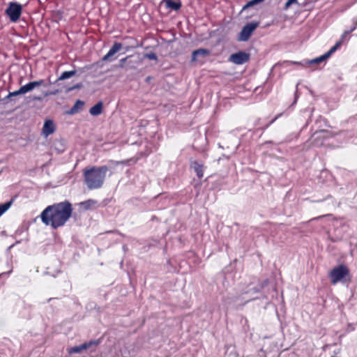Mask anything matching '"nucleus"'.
<instances>
[{
  "label": "nucleus",
  "instance_id": "obj_1",
  "mask_svg": "<svg viewBox=\"0 0 357 357\" xmlns=\"http://www.w3.org/2000/svg\"><path fill=\"white\" fill-rule=\"evenodd\" d=\"M72 204L65 200L47 206L40 213L41 221L47 226L56 229L66 225L73 214Z\"/></svg>",
  "mask_w": 357,
  "mask_h": 357
},
{
  "label": "nucleus",
  "instance_id": "obj_2",
  "mask_svg": "<svg viewBox=\"0 0 357 357\" xmlns=\"http://www.w3.org/2000/svg\"><path fill=\"white\" fill-rule=\"evenodd\" d=\"M108 169L106 165L93 166L84 169L83 175L87 188L90 190L100 188L104 183Z\"/></svg>",
  "mask_w": 357,
  "mask_h": 357
},
{
  "label": "nucleus",
  "instance_id": "obj_3",
  "mask_svg": "<svg viewBox=\"0 0 357 357\" xmlns=\"http://www.w3.org/2000/svg\"><path fill=\"white\" fill-rule=\"evenodd\" d=\"M349 268L344 265H339L333 268L329 273L331 283L335 284L339 282H342L346 276L349 275Z\"/></svg>",
  "mask_w": 357,
  "mask_h": 357
},
{
  "label": "nucleus",
  "instance_id": "obj_4",
  "mask_svg": "<svg viewBox=\"0 0 357 357\" xmlns=\"http://www.w3.org/2000/svg\"><path fill=\"white\" fill-rule=\"evenodd\" d=\"M22 12V6L17 2H10L5 11L13 22H16L20 19Z\"/></svg>",
  "mask_w": 357,
  "mask_h": 357
},
{
  "label": "nucleus",
  "instance_id": "obj_5",
  "mask_svg": "<svg viewBox=\"0 0 357 357\" xmlns=\"http://www.w3.org/2000/svg\"><path fill=\"white\" fill-rule=\"evenodd\" d=\"M259 26V22H252L246 24L238 33V40L245 42L249 40L253 31Z\"/></svg>",
  "mask_w": 357,
  "mask_h": 357
},
{
  "label": "nucleus",
  "instance_id": "obj_6",
  "mask_svg": "<svg viewBox=\"0 0 357 357\" xmlns=\"http://www.w3.org/2000/svg\"><path fill=\"white\" fill-rule=\"evenodd\" d=\"M250 54L243 51H239L230 55L229 61L236 65H242L250 60Z\"/></svg>",
  "mask_w": 357,
  "mask_h": 357
},
{
  "label": "nucleus",
  "instance_id": "obj_7",
  "mask_svg": "<svg viewBox=\"0 0 357 357\" xmlns=\"http://www.w3.org/2000/svg\"><path fill=\"white\" fill-rule=\"evenodd\" d=\"M123 47V45L120 43L115 42L113 45L111 47L109 52L102 57V61H111L114 59L113 56L121 50Z\"/></svg>",
  "mask_w": 357,
  "mask_h": 357
},
{
  "label": "nucleus",
  "instance_id": "obj_8",
  "mask_svg": "<svg viewBox=\"0 0 357 357\" xmlns=\"http://www.w3.org/2000/svg\"><path fill=\"white\" fill-rule=\"evenodd\" d=\"M97 344L98 342L96 341H89L88 342H84L80 345L71 347L70 349H69L68 353L70 354H79L82 353L83 351L90 348L92 345H96Z\"/></svg>",
  "mask_w": 357,
  "mask_h": 357
},
{
  "label": "nucleus",
  "instance_id": "obj_9",
  "mask_svg": "<svg viewBox=\"0 0 357 357\" xmlns=\"http://www.w3.org/2000/svg\"><path fill=\"white\" fill-rule=\"evenodd\" d=\"M210 50L205 48H199L192 52V61H196L201 58H206L210 55Z\"/></svg>",
  "mask_w": 357,
  "mask_h": 357
},
{
  "label": "nucleus",
  "instance_id": "obj_10",
  "mask_svg": "<svg viewBox=\"0 0 357 357\" xmlns=\"http://www.w3.org/2000/svg\"><path fill=\"white\" fill-rule=\"evenodd\" d=\"M76 70H70V71H64L63 72L61 75L54 81V82H52L50 79H49V84H56L57 86L61 85V82L67 79H69L72 77L73 76L76 75Z\"/></svg>",
  "mask_w": 357,
  "mask_h": 357
},
{
  "label": "nucleus",
  "instance_id": "obj_11",
  "mask_svg": "<svg viewBox=\"0 0 357 357\" xmlns=\"http://www.w3.org/2000/svg\"><path fill=\"white\" fill-rule=\"evenodd\" d=\"M55 131V126L52 120H45L43 127V134L47 137Z\"/></svg>",
  "mask_w": 357,
  "mask_h": 357
},
{
  "label": "nucleus",
  "instance_id": "obj_12",
  "mask_svg": "<svg viewBox=\"0 0 357 357\" xmlns=\"http://www.w3.org/2000/svg\"><path fill=\"white\" fill-rule=\"evenodd\" d=\"M325 132V130H319L316 131L312 135L310 139L311 140V144L314 146H321L322 144V141L319 142V139H321L323 138V134Z\"/></svg>",
  "mask_w": 357,
  "mask_h": 357
},
{
  "label": "nucleus",
  "instance_id": "obj_13",
  "mask_svg": "<svg viewBox=\"0 0 357 357\" xmlns=\"http://www.w3.org/2000/svg\"><path fill=\"white\" fill-rule=\"evenodd\" d=\"M84 105V102L81 100H77L75 105L70 108V110L66 112L67 114L73 115L77 113L79 110L82 109Z\"/></svg>",
  "mask_w": 357,
  "mask_h": 357
},
{
  "label": "nucleus",
  "instance_id": "obj_14",
  "mask_svg": "<svg viewBox=\"0 0 357 357\" xmlns=\"http://www.w3.org/2000/svg\"><path fill=\"white\" fill-rule=\"evenodd\" d=\"M191 167L194 169L198 178L201 179L204 176V165L197 161H193L191 163Z\"/></svg>",
  "mask_w": 357,
  "mask_h": 357
},
{
  "label": "nucleus",
  "instance_id": "obj_15",
  "mask_svg": "<svg viewBox=\"0 0 357 357\" xmlns=\"http://www.w3.org/2000/svg\"><path fill=\"white\" fill-rule=\"evenodd\" d=\"M162 3H165L166 7L173 10H178L181 8V3L180 1H172V0H163Z\"/></svg>",
  "mask_w": 357,
  "mask_h": 357
},
{
  "label": "nucleus",
  "instance_id": "obj_16",
  "mask_svg": "<svg viewBox=\"0 0 357 357\" xmlns=\"http://www.w3.org/2000/svg\"><path fill=\"white\" fill-rule=\"evenodd\" d=\"M102 102L101 101H99L95 105L90 108L89 113L92 116H97L102 113Z\"/></svg>",
  "mask_w": 357,
  "mask_h": 357
},
{
  "label": "nucleus",
  "instance_id": "obj_17",
  "mask_svg": "<svg viewBox=\"0 0 357 357\" xmlns=\"http://www.w3.org/2000/svg\"><path fill=\"white\" fill-rule=\"evenodd\" d=\"M326 59H328V57L324 54H323V55H321V56H320L319 57H317V58H315L314 59L305 61V63L308 64V65L318 64V63H320L326 61Z\"/></svg>",
  "mask_w": 357,
  "mask_h": 357
},
{
  "label": "nucleus",
  "instance_id": "obj_18",
  "mask_svg": "<svg viewBox=\"0 0 357 357\" xmlns=\"http://www.w3.org/2000/svg\"><path fill=\"white\" fill-rule=\"evenodd\" d=\"M14 199L0 204V217L12 206Z\"/></svg>",
  "mask_w": 357,
  "mask_h": 357
},
{
  "label": "nucleus",
  "instance_id": "obj_19",
  "mask_svg": "<svg viewBox=\"0 0 357 357\" xmlns=\"http://www.w3.org/2000/svg\"><path fill=\"white\" fill-rule=\"evenodd\" d=\"M268 284L267 280H264L259 286L255 287L249 290L248 292H253L255 294L259 293L261 291V290L266 286Z\"/></svg>",
  "mask_w": 357,
  "mask_h": 357
},
{
  "label": "nucleus",
  "instance_id": "obj_20",
  "mask_svg": "<svg viewBox=\"0 0 357 357\" xmlns=\"http://www.w3.org/2000/svg\"><path fill=\"white\" fill-rule=\"evenodd\" d=\"M341 45V41H338L327 52L325 53L328 59L339 48Z\"/></svg>",
  "mask_w": 357,
  "mask_h": 357
},
{
  "label": "nucleus",
  "instance_id": "obj_21",
  "mask_svg": "<svg viewBox=\"0 0 357 357\" xmlns=\"http://www.w3.org/2000/svg\"><path fill=\"white\" fill-rule=\"evenodd\" d=\"M341 45V41H338L327 52L325 53L328 59L339 48Z\"/></svg>",
  "mask_w": 357,
  "mask_h": 357
},
{
  "label": "nucleus",
  "instance_id": "obj_22",
  "mask_svg": "<svg viewBox=\"0 0 357 357\" xmlns=\"http://www.w3.org/2000/svg\"><path fill=\"white\" fill-rule=\"evenodd\" d=\"M264 0H251L248 1L245 6H243L242 8V11L246 10L247 8L253 6L255 5H257L261 2H263Z\"/></svg>",
  "mask_w": 357,
  "mask_h": 357
},
{
  "label": "nucleus",
  "instance_id": "obj_23",
  "mask_svg": "<svg viewBox=\"0 0 357 357\" xmlns=\"http://www.w3.org/2000/svg\"><path fill=\"white\" fill-rule=\"evenodd\" d=\"M32 90L33 87L31 82L20 87V92H22L23 94L28 93Z\"/></svg>",
  "mask_w": 357,
  "mask_h": 357
},
{
  "label": "nucleus",
  "instance_id": "obj_24",
  "mask_svg": "<svg viewBox=\"0 0 357 357\" xmlns=\"http://www.w3.org/2000/svg\"><path fill=\"white\" fill-rule=\"evenodd\" d=\"M31 83L33 89H35L36 87L40 86H47V84H45V82L43 79L31 82Z\"/></svg>",
  "mask_w": 357,
  "mask_h": 357
},
{
  "label": "nucleus",
  "instance_id": "obj_25",
  "mask_svg": "<svg viewBox=\"0 0 357 357\" xmlns=\"http://www.w3.org/2000/svg\"><path fill=\"white\" fill-rule=\"evenodd\" d=\"M23 94L22 92H20V88L15 91L13 92H10L8 95L4 98V100L10 99L11 97L17 96Z\"/></svg>",
  "mask_w": 357,
  "mask_h": 357
},
{
  "label": "nucleus",
  "instance_id": "obj_26",
  "mask_svg": "<svg viewBox=\"0 0 357 357\" xmlns=\"http://www.w3.org/2000/svg\"><path fill=\"white\" fill-rule=\"evenodd\" d=\"M144 57L147 58L150 60H155V61L158 60L157 55L155 54V53H154L153 52L145 54Z\"/></svg>",
  "mask_w": 357,
  "mask_h": 357
},
{
  "label": "nucleus",
  "instance_id": "obj_27",
  "mask_svg": "<svg viewBox=\"0 0 357 357\" xmlns=\"http://www.w3.org/2000/svg\"><path fill=\"white\" fill-rule=\"evenodd\" d=\"M82 87V83H78V84H75V85H74V86H70V87L66 88V89H65V91H66V92H70V91H73V90H75V89H81Z\"/></svg>",
  "mask_w": 357,
  "mask_h": 357
},
{
  "label": "nucleus",
  "instance_id": "obj_28",
  "mask_svg": "<svg viewBox=\"0 0 357 357\" xmlns=\"http://www.w3.org/2000/svg\"><path fill=\"white\" fill-rule=\"evenodd\" d=\"M294 3L298 4V0H288L284 6V10H288L291 5Z\"/></svg>",
  "mask_w": 357,
  "mask_h": 357
},
{
  "label": "nucleus",
  "instance_id": "obj_29",
  "mask_svg": "<svg viewBox=\"0 0 357 357\" xmlns=\"http://www.w3.org/2000/svg\"><path fill=\"white\" fill-rule=\"evenodd\" d=\"M59 86V89H55V90H54V91H50L51 95H56V94H58L59 93H60V92H62V91H63V89H64V87H63V86H61V85H60V86Z\"/></svg>",
  "mask_w": 357,
  "mask_h": 357
},
{
  "label": "nucleus",
  "instance_id": "obj_30",
  "mask_svg": "<svg viewBox=\"0 0 357 357\" xmlns=\"http://www.w3.org/2000/svg\"><path fill=\"white\" fill-rule=\"evenodd\" d=\"M129 58V56H126L123 59H121L120 61H119V67L120 68H123L124 66V64L126 63V61H127V59Z\"/></svg>",
  "mask_w": 357,
  "mask_h": 357
},
{
  "label": "nucleus",
  "instance_id": "obj_31",
  "mask_svg": "<svg viewBox=\"0 0 357 357\" xmlns=\"http://www.w3.org/2000/svg\"><path fill=\"white\" fill-rule=\"evenodd\" d=\"M356 27H357V26H356V24H354V26H353V27H351V29L350 30L347 31H345V32L343 33L342 37H344V36H346V35H347V34H349V33H351L352 31H354L356 29Z\"/></svg>",
  "mask_w": 357,
  "mask_h": 357
},
{
  "label": "nucleus",
  "instance_id": "obj_32",
  "mask_svg": "<svg viewBox=\"0 0 357 357\" xmlns=\"http://www.w3.org/2000/svg\"><path fill=\"white\" fill-rule=\"evenodd\" d=\"M43 98L44 97H43V96H33L31 97V100H32L42 101Z\"/></svg>",
  "mask_w": 357,
  "mask_h": 357
},
{
  "label": "nucleus",
  "instance_id": "obj_33",
  "mask_svg": "<svg viewBox=\"0 0 357 357\" xmlns=\"http://www.w3.org/2000/svg\"><path fill=\"white\" fill-rule=\"evenodd\" d=\"M292 64H295V65H298V66H304L306 63H303V62L301 61H289Z\"/></svg>",
  "mask_w": 357,
  "mask_h": 357
},
{
  "label": "nucleus",
  "instance_id": "obj_34",
  "mask_svg": "<svg viewBox=\"0 0 357 357\" xmlns=\"http://www.w3.org/2000/svg\"><path fill=\"white\" fill-rule=\"evenodd\" d=\"M282 115V114H278V116H276L268 125H266V128H267L269 125H271V123H273L279 116H280Z\"/></svg>",
  "mask_w": 357,
  "mask_h": 357
},
{
  "label": "nucleus",
  "instance_id": "obj_35",
  "mask_svg": "<svg viewBox=\"0 0 357 357\" xmlns=\"http://www.w3.org/2000/svg\"><path fill=\"white\" fill-rule=\"evenodd\" d=\"M89 202H90V200H89V201H87V202H82V204L83 206H84V207H85L86 208H89Z\"/></svg>",
  "mask_w": 357,
  "mask_h": 357
},
{
  "label": "nucleus",
  "instance_id": "obj_36",
  "mask_svg": "<svg viewBox=\"0 0 357 357\" xmlns=\"http://www.w3.org/2000/svg\"><path fill=\"white\" fill-rule=\"evenodd\" d=\"M49 96H51L50 91H47L43 93V97H47Z\"/></svg>",
  "mask_w": 357,
  "mask_h": 357
},
{
  "label": "nucleus",
  "instance_id": "obj_37",
  "mask_svg": "<svg viewBox=\"0 0 357 357\" xmlns=\"http://www.w3.org/2000/svg\"><path fill=\"white\" fill-rule=\"evenodd\" d=\"M297 99H298V95H297V92H296L295 93V100H294V102L293 105L296 102Z\"/></svg>",
  "mask_w": 357,
  "mask_h": 357
},
{
  "label": "nucleus",
  "instance_id": "obj_38",
  "mask_svg": "<svg viewBox=\"0 0 357 357\" xmlns=\"http://www.w3.org/2000/svg\"><path fill=\"white\" fill-rule=\"evenodd\" d=\"M354 24H355L356 26H357V19L356 20H354Z\"/></svg>",
  "mask_w": 357,
  "mask_h": 357
},
{
  "label": "nucleus",
  "instance_id": "obj_39",
  "mask_svg": "<svg viewBox=\"0 0 357 357\" xmlns=\"http://www.w3.org/2000/svg\"><path fill=\"white\" fill-rule=\"evenodd\" d=\"M323 217H324L323 215H321V216H319L318 218H316L315 219H320V218H321Z\"/></svg>",
  "mask_w": 357,
  "mask_h": 357
},
{
  "label": "nucleus",
  "instance_id": "obj_40",
  "mask_svg": "<svg viewBox=\"0 0 357 357\" xmlns=\"http://www.w3.org/2000/svg\"><path fill=\"white\" fill-rule=\"evenodd\" d=\"M150 79H151L150 77H146V81H150Z\"/></svg>",
  "mask_w": 357,
  "mask_h": 357
},
{
  "label": "nucleus",
  "instance_id": "obj_41",
  "mask_svg": "<svg viewBox=\"0 0 357 357\" xmlns=\"http://www.w3.org/2000/svg\"><path fill=\"white\" fill-rule=\"evenodd\" d=\"M53 298H50L48 300H47V302H50L51 300H52Z\"/></svg>",
  "mask_w": 357,
  "mask_h": 357
}]
</instances>
